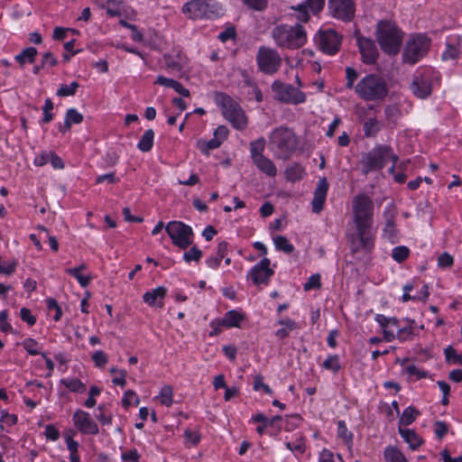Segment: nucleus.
Segmentation results:
<instances>
[{
    "label": "nucleus",
    "instance_id": "1",
    "mask_svg": "<svg viewBox=\"0 0 462 462\" xmlns=\"http://www.w3.org/2000/svg\"><path fill=\"white\" fill-rule=\"evenodd\" d=\"M354 222L362 247L370 250L374 246L372 232L374 202L365 194L356 195L352 202Z\"/></svg>",
    "mask_w": 462,
    "mask_h": 462
},
{
    "label": "nucleus",
    "instance_id": "2",
    "mask_svg": "<svg viewBox=\"0 0 462 462\" xmlns=\"http://www.w3.org/2000/svg\"><path fill=\"white\" fill-rule=\"evenodd\" d=\"M268 146L275 158L285 161L296 151L298 138L292 129L286 126L276 127L269 135Z\"/></svg>",
    "mask_w": 462,
    "mask_h": 462
},
{
    "label": "nucleus",
    "instance_id": "3",
    "mask_svg": "<svg viewBox=\"0 0 462 462\" xmlns=\"http://www.w3.org/2000/svg\"><path fill=\"white\" fill-rule=\"evenodd\" d=\"M272 37L277 46L290 50L300 49L307 42V32L300 23L275 26Z\"/></svg>",
    "mask_w": 462,
    "mask_h": 462
},
{
    "label": "nucleus",
    "instance_id": "4",
    "mask_svg": "<svg viewBox=\"0 0 462 462\" xmlns=\"http://www.w3.org/2000/svg\"><path fill=\"white\" fill-rule=\"evenodd\" d=\"M355 91L365 101L383 100L388 95L387 82L377 74H369L358 81Z\"/></svg>",
    "mask_w": 462,
    "mask_h": 462
},
{
    "label": "nucleus",
    "instance_id": "5",
    "mask_svg": "<svg viewBox=\"0 0 462 462\" xmlns=\"http://www.w3.org/2000/svg\"><path fill=\"white\" fill-rule=\"evenodd\" d=\"M398 161V156L393 152V149L389 145H376L368 152L363 154L360 164L362 171L367 174L371 171H380L384 168L387 162Z\"/></svg>",
    "mask_w": 462,
    "mask_h": 462
},
{
    "label": "nucleus",
    "instance_id": "6",
    "mask_svg": "<svg viewBox=\"0 0 462 462\" xmlns=\"http://www.w3.org/2000/svg\"><path fill=\"white\" fill-rule=\"evenodd\" d=\"M403 33L393 23L380 21L377 25V42L381 49L388 54L399 52Z\"/></svg>",
    "mask_w": 462,
    "mask_h": 462
},
{
    "label": "nucleus",
    "instance_id": "7",
    "mask_svg": "<svg viewBox=\"0 0 462 462\" xmlns=\"http://www.w3.org/2000/svg\"><path fill=\"white\" fill-rule=\"evenodd\" d=\"M431 40L425 34H412L409 38L402 52V60L411 65L418 62L429 51Z\"/></svg>",
    "mask_w": 462,
    "mask_h": 462
},
{
    "label": "nucleus",
    "instance_id": "8",
    "mask_svg": "<svg viewBox=\"0 0 462 462\" xmlns=\"http://www.w3.org/2000/svg\"><path fill=\"white\" fill-rule=\"evenodd\" d=\"M217 100L222 107L225 118L234 128L242 131L247 126V117L241 106L226 94H217Z\"/></svg>",
    "mask_w": 462,
    "mask_h": 462
},
{
    "label": "nucleus",
    "instance_id": "9",
    "mask_svg": "<svg viewBox=\"0 0 462 462\" xmlns=\"http://www.w3.org/2000/svg\"><path fill=\"white\" fill-rule=\"evenodd\" d=\"M220 11L221 6L211 0H191L182 6V13L193 20L217 17Z\"/></svg>",
    "mask_w": 462,
    "mask_h": 462
},
{
    "label": "nucleus",
    "instance_id": "10",
    "mask_svg": "<svg viewBox=\"0 0 462 462\" xmlns=\"http://www.w3.org/2000/svg\"><path fill=\"white\" fill-rule=\"evenodd\" d=\"M256 62L261 72L266 75H273L280 69L282 60L276 50L261 46L256 54Z\"/></svg>",
    "mask_w": 462,
    "mask_h": 462
},
{
    "label": "nucleus",
    "instance_id": "11",
    "mask_svg": "<svg viewBox=\"0 0 462 462\" xmlns=\"http://www.w3.org/2000/svg\"><path fill=\"white\" fill-rule=\"evenodd\" d=\"M165 230L172 244L180 249H186L193 244V230L183 222L171 221L165 226Z\"/></svg>",
    "mask_w": 462,
    "mask_h": 462
},
{
    "label": "nucleus",
    "instance_id": "12",
    "mask_svg": "<svg viewBox=\"0 0 462 462\" xmlns=\"http://www.w3.org/2000/svg\"><path fill=\"white\" fill-rule=\"evenodd\" d=\"M271 88L274 98L282 103L299 105L306 101V95L292 85L274 80Z\"/></svg>",
    "mask_w": 462,
    "mask_h": 462
},
{
    "label": "nucleus",
    "instance_id": "13",
    "mask_svg": "<svg viewBox=\"0 0 462 462\" xmlns=\"http://www.w3.org/2000/svg\"><path fill=\"white\" fill-rule=\"evenodd\" d=\"M314 41L322 52L334 55L339 51L342 36L333 29L319 30Z\"/></svg>",
    "mask_w": 462,
    "mask_h": 462
},
{
    "label": "nucleus",
    "instance_id": "14",
    "mask_svg": "<svg viewBox=\"0 0 462 462\" xmlns=\"http://www.w3.org/2000/svg\"><path fill=\"white\" fill-rule=\"evenodd\" d=\"M330 14L343 22H350L355 17L356 5L353 0H328Z\"/></svg>",
    "mask_w": 462,
    "mask_h": 462
},
{
    "label": "nucleus",
    "instance_id": "15",
    "mask_svg": "<svg viewBox=\"0 0 462 462\" xmlns=\"http://www.w3.org/2000/svg\"><path fill=\"white\" fill-rule=\"evenodd\" d=\"M411 90L415 97L420 99L427 98L431 95L432 86L429 70L414 75L411 83Z\"/></svg>",
    "mask_w": 462,
    "mask_h": 462
},
{
    "label": "nucleus",
    "instance_id": "16",
    "mask_svg": "<svg viewBox=\"0 0 462 462\" xmlns=\"http://www.w3.org/2000/svg\"><path fill=\"white\" fill-rule=\"evenodd\" d=\"M271 261L264 257L260 263L255 264L248 273L255 285L267 284L274 271L270 268Z\"/></svg>",
    "mask_w": 462,
    "mask_h": 462
},
{
    "label": "nucleus",
    "instance_id": "17",
    "mask_svg": "<svg viewBox=\"0 0 462 462\" xmlns=\"http://www.w3.org/2000/svg\"><path fill=\"white\" fill-rule=\"evenodd\" d=\"M73 421L75 426L83 434L96 435L98 433L97 424L84 411L78 410L73 415Z\"/></svg>",
    "mask_w": 462,
    "mask_h": 462
},
{
    "label": "nucleus",
    "instance_id": "18",
    "mask_svg": "<svg viewBox=\"0 0 462 462\" xmlns=\"http://www.w3.org/2000/svg\"><path fill=\"white\" fill-rule=\"evenodd\" d=\"M328 190V180L325 177L320 178L317 183V187L315 189L313 199L311 202L312 211L314 213H319L323 209Z\"/></svg>",
    "mask_w": 462,
    "mask_h": 462
},
{
    "label": "nucleus",
    "instance_id": "19",
    "mask_svg": "<svg viewBox=\"0 0 462 462\" xmlns=\"http://www.w3.org/2000/svg\"><path fill=\"white\" fill-rule=\"evenodd\" d=\"M357 42L362 60L366 64L375 63L378 52L374 42L367 38H359Z\"/></svg>",
    "mask_w": 462,
    "mask_h": 462
},
{
    "label": "nucleus",
    "instance_id": "20",
    "mask_svg": "<svg viewBox=\"0 0 462 462\" xmlns=\"http://www.w3.org/2000/svg\"><path fill=\"white\" fill-rule=\"evenodd\" d=\"M167 295V289L163 286H159L143 295V301L151 307L162 308L163 300Z\"/></svg>",
    "mask_w": 462,
    "mask_h": 462
},
{
    "label": "nucleus",
    "instance_id": "21",
    "mask_svg": "<svg viewBox=\"0 0 462 462\" xmlns=\"http://www.w3.org/2000/svg\"><path fill=\"white\" fill-rule=\"evenodd\" d=\"M163 59L167 69L176 72H180L186 63V57L180 52L164 54Z\"/></svg>",
    "mask_w": 462,
    "mask_h": 462
},
{
    "label": "nucleus",
    "instance_id": "22",
    "mask_svg": "<svg viewBox=\"0 0 462 462\" xmlns=\"http://www.w3.org/2000/svg\"><path fill=\"white\" fill-rule=\"evenodd\" d=\"M254 163L257 168L269 177H274L277 174V169L274 163L263 154H258L254 157Z\"/></svg>",
    "mask_w": 462,
    "mask_h": 462
},
{
    "label": "nucleus",
    "instance_id": "23",
    "mask_svg": "<svg viewBox=\"0 0 462 462\" xmlns=\"http://www.w3.org/2000/svg\"><path fill=\"white\" fill-rule=\"evenodd\" d=\"M399 433L411 449H417L423 443V439L413 430L399 426Z\"/></svg>",
    "mask_w": 462,
    "mask_h": 462
},
{
    "label": "nucleus",
    "instance_id": "24",
    "mask_svg": "<svg viewBox=\"0 0 462 462\" xmlns=\"http://www.w3.org/2000/svg\"><path fill=\"white\" fill-rule=\"evenodd\" d=\"M245 316L237 310L227 311L222 319L221 324L226 328L239 327Z\"/></svg>",
    "mask_w": 462,
    "mask_h": 462
},
{
    "label": "nucleus",
    "instance_id": "25",
    "mask_svg": "<svg viewBox=\"0 0 462 462\" xmlns=\"http://www.w3.org/2000/svg\"><path fill=\"white\" fill-rule=\"evenodd\" d=\"M153 139H154L153 130L152 129L146 130L137 144L138 149L143 152H150L153 145Z\"/></svg>",
    "mask_w": 462,
    "mask_h": 462
},
{
    "label": "nucleus",
    "instance_id": "26",
    "mask_svg": "<svg viewBox=\"0 0 462 462\" xmlns=\"http://www.w3.org/2000/svg\"><path fill=\"white\" fill-rule=\"evenodd\" d=\"M386 462H408L404 455L396 447H387L383 452Z\"/></svg>",
    "mask_w": 462,
    "mask_h": 462
},
{
    "label": "nucleus",
    "instance_id": "27",
    "mask_svg": "<svg viewBox=\"0 0 462 462\" xmlns=\"http://www.w3.org/2000/svg\"><path fill=\"white\" fill-rule=\"evenodd\" d=\"M337 437L342 439L344 443L347 446L348 449L353 446V433L347 430L344 420L337 422Z\"/></svg>",
    "mask_w": 462,
    "mask_h": 462
},
{
    "label": "nucleus",
    "instance_id": "28",
    "mask_svg": "<svg viewBox=\"0 0 462 462\" xmlns=\"http://www.w3.org/2000/svg\"><path fill=\"white\" fill-rule=\"evenodd\" d=\"M285 175L288 180L292 182L298 181L301 180L304 175V168L298 163H293L287 167Z\"/></svg>",
    "mask_w": 462,
    "mask_h": 462
},
{
    "label": "nucleus",
    "instance_id": "29",
    "mask_svg": "<svg viewBox=\"0 0 462 462\" xmlns=\"http://www.w3.org/2000/svg\"><path fill=\"white\" fill-rule=\"evenodd\" d=\"M37 56V50L34 47H28L22 51V52L15 56V60L23 67L25 61L33 63Z\"/></svg>",
    "mask_w": 462,
    "mask_h": 462
},
{
    "label": "nucleus",
    "instance_id": "30",
    "mask_svg": "<svg viewBox=\"0 0 462 462\" xmlns=\"http://www.w3.org/2000/svg\"><path fill=\"white\" fill-rule=\"evenodd\" d=\"M381 128V123L375 118H369L364 123V133L366 137L375 136Z\"/></svg>",
    "mask_w": 462,
    "mask_h": 462
},
{
    "label": "nucleus",
    "instance_id": "31",
    "mask_svg": "<svg viewBox=\"0 0 462 462\" xmlns=\"http://www.w3.org/2000/svg\"><path fill=\"white\" fill-rule=\"evenodd\" d=\"M419 414L420 411L416 408L412 406L406 408L399 420V426L411 424Z\"/></svg>",
    "mask_w": 462,
    "mask_h": 462
},
{
    "label": "nucleus",
    "instance_id": "32",
    "mask_svg": "<svg viewBox=\"0 0 462 462\" xmlns=\"http://www.w3.org/2000/svg\"><path fill=\"white\" fill-rule=\"evenodd\" d=\"M60 383L73 393H82L87 390L85 383L77 378L62 379Z\"/></svg>",
    "mask_w": 462,
    "mask_h": 462
},
{
    "label": "nucleus",
    "instance_id": "33",
    "mask_svg": "<svg viewBox=\"0 0 462 462\" xmlns=\"http://www.w3.org/2000/svg\"><path fill=\"white\" fill-rule=\"evenodd\" d=\"M156 398L159 399L162 405L171 406L173 403V388L169 384L164 385Z\"/></svg>",
    "mask_w": 462,
    "mask_h": 462
},
{
    "label": "nucleus",
    "instance_id": "34",
    "mask_svg": "<svg viewBox=\"0 0 462 462\" xmlns=\"http://www.w3.org/2000/svg\"><path fill=\"white\" fill-rule=\"evenodd\" d=\"M222 143V140L214 137L209 141L199 140L197 143L198 148L205 154H208L210 150L218 148Z\"/></svg>",
    "mask_w": 462,
    "mask_h": 462
},
{
    "label": "nucleus",
    "instance_id": "35",
    "mask_svg": "<svg viewBox=\"0 0 462 462\" xmlns=\"http://www.w3.org/2000/svg\"><path fill=\"white\" fill-rule=\"evenodd\" d=\"M82 121L83 116L75 108H69L67 110L65 116L66 129H70L72 124H80Z\"/></svg>",
    "mask_w": 462,
    "mask_h": 462
},
{
    "label": "nucleus",
    "instance_id": "36",
    "mask_svg": "<svg viewBox=\"0 0 462 462\" xmlns=\"http://www.w3.org/2000/svg\"><path fill=\"white\" fill-rule=\"evenodd\" d=\"M273 243L277 250L286 254H291L294 250V246L283 236H277L273 238Z\"/></svg>",
    "mask_w": 462,
    "mask_h": 462
},
{
    "label": "nucleus",
    "instance_id": "37",
    "mask_svg": "<svg viewBox=\"0 0 462 462\" xmlns=\"http://www.w3.org/2000/svg\"><path fill=\"white\" fill-rule=\"evenodd\" d=\"M322 366L327 369L332 371L334 374H337L340 368L339 357L337 355L329 356L322 364Z\"/></svg>",
    "mask_w": 462,
    "mask_h": 462
},
{
    "label": "nucleus",
    "instance_id": "38",
    "mask_svg": "<svg viewBox=\"0 0 462 462\" xmlns=\"http://www.w3.org/2000/svg\"><path fill=\"white\" fill-rule=\"evenodd\" d=\"M445 357L448 363L455 365H462V353L457 354L456 349L452 346H448L444 350Z\"/></svg>",
    "mask_w": 462,
    "mask_h": 462
},
{
    "label": "nucleus",
    "instance_id": "39",
    "mask_svg": "<svg viewBox=\"0 0 462 462\" xmlns=\"http://www.w3.org/2000/svg\"><path fill=\"white\" fill-rule=\"evenodd\" d=\"M410 250L408 247L401 245L394 247L392 252V257L397 263H402L409 257Z\"/></svg>",
    "mask_w": 462,
    "mask_h": 462
},
{
    "label": "nucleus",
    "instance_id": "40",
    "mask_svg": "<svg viewBox=\"0 0 462 462\" xmlns=\"http://www.w3.org/2000/svg\"><path fill=\"white\" fill-rule=\"evenodd\" d=\"M79 85L77 81H72L69 85H61L57 91L59 97H69L75 95Z\"/></svg>",
    "mask_w": 462,
    "mask_h": 462
},
{
    "label": "nucleus",
    "instance_id": "41",
    "mask_svg": "<svg viewBox=\"0 0 462 462\" xmlns=\"http://www.w3.org/2000/svg\"><path fill=\"white\" fill-rule=\"evenodd\" d=\"M407 322H409V326L399 328V330L397 332V337L402 341L411 339V336L413 335V326L412 325L415 322H414V320H407Z\"/></svg>",
    "mask_w": 462,
    "mask_h": 462
},
{
    "label": "nucleus",
    "instance_id": "42",
    "mask_svg": "<svg viewBox=\"0 0 462 462\" xmlns=\"http://www.w3.org/2000/svg\"><path fill=\"white\" fill-rule=\"evenodd\" d=\"M459 49L450 43L447 44L446 50L441 55L443 60H456L459 57Z\"/></svg>",
    "mask_w": 462,
    "mask_h": 462
},
{
    "label": "nucleus",
    "instance_id": "43",
    "mask_svg": "<svg viewBox=\"0 0 462 462\" xmlns=\"http://www.w3.org/2000/svg\"><path fill=\"white\" fill-rule=\"evenodd\" d=\"M52 109L53 102L51 98H47L42 107L43 117L42 119V123L48 124L53 119V114L51 113Z\"/></svg>",
    "mask_w": 462,
    "mask_h": 462
},
{
    "label": "nucleus",
    "instance_id": "44",
    "mask_svg": "<svg viewBox=\"0 0 462 462\" xmlns=\"http://www.w3.org/2000/svg\"><path fill=\"white\" fill-rule=\"evenodd\" d=\"M202 256V252L197 246H192L188 252L183 254V259L187 263L191 261L199 262Z\"/></svg>",
    "mask_w": 462,
    "mask_h": 462
},
{
    "label": "nucleus",
    "instance_id": "45",
    "mask_svg": "<svg viewBox=\"0 0 462 462\" xmlns=\"http://www.w3.org/2000/svg\"><path fill=\"white\" fill-rule=\"evenodd\" d=\"M393 217V216H391L386 219V225L383 228L384 236L391 240H393L396 237V229Z\"/></svg>",
    "mask_w": 462,
    "mask_h": 462
},
{
    "label": "nucleus",
    "instance_id": "46",
    "mask_svg": "<svg viewBox=\"0 0 462 462\" xmlns=\"http://www.w3.org/2000/svg\"><path fill=\"white\" fill-rule=\"evenodd\" d=\"M133 402H134L135 405H138L139 398L134 391L128 390L124 394V397L122 400L123 406L127 409L128 407H130L133 404Z\"/></svg>",
    "mask_w": 462,
    "mask_h": 462
},
{
    "label": "nucleus",
    "instance_id": "47",
    "mask_svg": "<svg viewBox=\"0 0 462 462\" xmlns=\"http://www.w3.org/2000/svg\"><path fill=\"white\" fill-rule=\"evenodd\" d=\"M66 273L75 277L82 287H87L91 281V276L80 274V273H78V269H67Z\"/></svg>",
    "mask_w": 462,
    "mask_h": 462
},
{
    "label": "nucleus",
    "instance_id": "48",
    "mask_svg": "<svg viewBox=\"0 0 462 462\" xmlns=\"http://www.w3.org/2000/svg\"><path fill=\"white\" fill-rule=\"evenodd\" d=\"M243 2L249 8L258 12L263 11L268 5V0H243Z\"/></svg>",
    "mask_w": 462,
    "mask_h": 462
},
{
    "label": "nucleus",
    "instance_id": "49",
    "mask_svg": "<svg viewBox=\"0 0 462 462\" xmlns=\"http://www.w3.org/2000/svg\"><path fill=\"white\" fill-rule=\"evenodd\" d=\"M46 302H47L48 310H53V311H55V314L53 316V319L55 321L60 320V318H61V315H62V311H61V309L59 306L57 300L55 299H53V298H49V299H47Z\"/></svg>",
    "mask_w": 462,
    "mask_h": 462
},
{
    "label": "nucleus",
    "instance_id": "50",
    "mask_svg": "<svg viewBox=\"0 0 462 462\" xmlns=\"http://www.w3.org/2000/svg\"><path fill=\"white\" fill-rule=\"evenodd\" d=\"M384 115L387 120L395 122L400 116V109L393 105L386 106L384 108Z\"/></svg>",
    "mask_w": 462,
    "mask_h": 462
},
{
    "label": "nucleus",
    "instance_id": "51",
    "mask_svg": "<svg viewBox=\"0 0 462 462\" xmlns=\"http://www.w3.org/2000/svg\"><path fill=\"white\" fill-rule=\"evenodd\" d=\"M38 345L37 341L33 338H26L23 342V348L28 352V354L32 356H36L41 354L40 351L36 349V346Z\"/></svg>",
    "mask_w": 462,
    "mask_h": 462
},
{
    "label": "nucleus",
    "instance_id": "52",
    "mask_svg": "<svg viewBox=\"0 0 462 462\" xmlns=\"http://www.w3.org/2000/svg\"><path fill=\"white\" fill-rule=\"evenodd\" d=\"M321 286L320 275L319 273L311 275L308 282L304 284V290L310 291L312 289H319Z\"/></svg>",
    "mask_w": 462,
    "mask_h": 462
},
{
    "label": "nucleus",
    "instance_id": "53",
    "mask_svg": "<svg viewBox=\"0 0 462 462\" xmlns=\"http://www.w3.org/2000/svg\"><path fill=\"white\" fill-rule=\"evenodd\" d=\"M92 360L98 367H104L107 363V356L102 350L96 351L92 355Z\"/></svg>",
    "mask_w": 462,
    "mask_h": 462
},
{
    "label": "nucleus",
    "instance_id": "54",
    "mask_svg": "<svg viewBox=\"0 0 462 462\" xmlns=\"http://www.w3.org/2000/svg\"><path fill=\"white\" fill-rule=\"evenodd\" d=\"M454 263V258L448 253H442L438 258V264L441 268L451 267Z\"/></svg>",
    "mask_w": 462,
    "mask_h": 462
},
{
    "label": "nucleus",
    "instance_id": "55",
    "mask_svg": "<svg viewBox=\"0 0 462 462\" xmlns=\"http://www.w3.org/2000/svg\"><path fill=\"white\" fill-rule=\"evenodd\" d=\"M8 313L7 310H3L0 312V330L7 333L11 332L13 333V328L12 326L7 322Z\"/></svg>",
    "mask_w": 462,
    "mask_h": 462
},
{
    "label": "nucleus",
    "instance_id": "56",
    "mask_svg": "<svg viewBox=\"0 0 462 462\" xmlns=\"http://www.w3.org/2000/svg\"><path fill=\"white\" fill-rule=\"evenodd\" d=\"M236 28L234 26H229L225 31H223L219 33L218 39L221 42H226L228 40L236 39Z\"/></svg>",
    "mask_w": 462,
    "mask_h": 462
},
{
    "label": "nucleus",
    "instance_id": "57",
    "mask_svg": "<svg viewBox=\"0 0 462 462\" xmlns=\"http://www.w3.org/2000/svg\"><path fill=\"white\" fill-rule=\"evenodd\" d=\"M434 433L439 439H442L448 432V425L446 422L438 420L434 423Z\"/></svg>",
    "mask_w": 462,
    "mask_h": 462
},
{
    "label": "nucleus",
    "instance_id": "58",
    "mask_svg": "<svg viewBox=\"0 0 462 462\" xmlns=\"http://www.w3.org/2000/svg\"><path fill=\"white\" fill-rule=\"evenodd\" d=\"M250 147H251L252 159H253V161H254L255 156H257L258 154H263L262 152L264 147V140L261 139V140L253 142V143H251Z\"/></svg>",
    "mask_w": 462,
    "mask_h": 462
},
{
    "label": "nucleus",
    "instance_id": "59",
    "mask_svg": "<svg viewBox=\"0 0 462 462\" xmlns=\"http://www.w3.org/2000/svg\"><path fill=\"white\" fill-rule=\"evenodd\" d=\"M20 317L29 326H33L36 323V318L32 314L31 310L27 308L21 309Z\"/></svg>",
    "mask_w": 462,
    "mask_h": 462
},
{
    "label": "nucleus",
    "instance_id": "60",
    "mask_svg": "<svg viewBox=\"0 0 462 462\" xmlns=\"http://www.w3.org/2000/svg\"><path fill=\"white\" fill-rule=\"evenodd\" d=\"M346 87L347 88H352L354 87V82L358 78V73L356 70L351 67H347L346 69Z\"/></svg>",
    "mask_w": 462,
    "mask_h": 462
},
{
    "label": "nucleus",
    "instance_id": "61",
    "mask_svg": "<svg viewBox=\"0 0 462 462\" xmlns=\"http://www.w3.org/2000/svg\"><path fill=\"white\" fill-rule=\"evenodd\" d=\"M123 462H139L140 455L136 449L124 452L121 456Z\"/></svg>",
    "mask_w": 462,
    "mask_h": 462
},
{
    "label": "nucleus",
    "instance_id": "62",
    "mask_svg": "<svg viewBox=\"0 0 462 462\" xmlns=\"http://www.w3.org/2000/svg\"><path fill=\"white\" fill-rule=\"evenodd\" d=\"M104 181H106L109 184H115L119 181V179L116 176L115 172H109L104 175H99L96 180L97 184L102 183Z\"/></svg>",
    "mask_w": 462,
    "mask_h": 462
},
{
    "label": "nucleus",
    "instance_id": "63",
    "mask_svg": "<svg viewBox=\"0 0 462 462\" xmlns=\"http://www.w3.org/2000/svg\"><path fill=\"white\" fill-rule=\"evenodd\" d=\"M306 5L312 13L317 14L324 7L325 0H307Z\"/></svg>",
    "mask_w": 462,
    "mask_h": 462
},
{
    "label": "nucleus",
    "instance_id": "64",
    "mask_svg": "<svg viewBox=\"0 0 462 462\" xmlns=\"http://www.w3.org/2000/svg\"><path fill=\"white\" fill-rule=\"evenodd\" d=\"M296 10L299 12L297 14V20L299 22L306 23L310 19V14L307 11V6L305 4L299 5Z\"/></svg>",
    "mask_w": 462,
    "mask_h": 462
}]
</instances>
